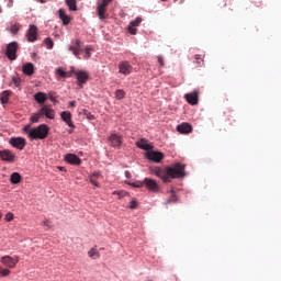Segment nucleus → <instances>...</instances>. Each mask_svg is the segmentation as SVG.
Returning <instances> with one entry per match:
<instances>
[{
    "instance_id": "obj_1",
    "label": "nucleus",
    "mask_w": 281,
    "mask_h": 281,
    "mask_svg": "<svg viewBox=\"0 0 281 281\" xmlns=\"http://www.w3.org/2000/svg\"><path fill=\"white\" fill-rule=\"evenodd\" d=\"M150 172L156 175L164 183H170L171 179H183L186 177V165L179 162L171 167H150Z\"/></svg>"
},
{
    "instance_id": "obj_2",
    "label": "nucleus",
    "mask_w": 281,
    "mask_h": 281,
    "mask_svg": "<svg viewBox=\"0 0 281 281\" xmlns=\"http://www.w3.org/2000/svg\"><path fill=\"white\" fill-rule=\"evenodd\" d=\"M24 133H27L30 139H47L49 135V126L41 124L37 127L30 128V125L24 126Z\"/></svg>"
},
{
    "instance_id": "obj_3",
    "label": "nucleus",
    "mask_w": 281,
    "mask_h": 281,
    "mask_svg": "<svg viewBox=\"0 0 281 281\" xmlns=\"http://www.w3.org/2000/svg\"><path fill=\"white\" fill-rule=\"evenodd\" d=\"M113 0H101L97 3V15L100 21H104L106 19V10H109V3H112Z\"/></svg>"
},
{
    "instance_id": "obj_4",
    "label": "nucleus",
    "mask_w": 281,
    "mask_h": 281,
    "mask_svg": "<svg viewBox=\"0 0 281 281\" xmlns=\"http://www.w3.org/2000/svg\"><path fill=\"white\" fill-rule=\"evenodd\" d=\"M68 49L76 56V58L80 59V52H82V42L80 40H72L70 45H68Z\"/></svg>"
},
{
    "instance_id": "obj_5",
    "label": "nucleus",
    "mask_w": 281,
    "mask_h": 281,
    "mask_svg": "<svg viewBox=\"0 0 281 281\" xmlns=\"http://www.w3.org/2000/svg\"><path fill=\"white\" fill-rule=\"evenodd\" d=\"M0 262L4 265V267H8V269H14V267L19 265V256H3L1 257Z\"/></svg>"
},
{
    "instance_id": "obj_6",
    "label": "nucleus",
    "mask_w": 281,
    "mask_h": 281,
    "mask_svg": "<svg viewBox=\"0 0 281 281\" xmlns=\"http://www.w3.org/2000/svg\"><path fill=\"white\" fill-rule=\"evenodd\" d=\"M19 50V43L11 42L7 46L5 55L9 60H16V52Z\"/></svg>"
},
{
    "instance_id": "obj_7",
    "label": "nucleus",
    "mask_w": 281,
    "mask_h": 281,
    "mask_svg": "<svg viewBox=\"0 0 281 281\" xmlns=\"http://www.w3.org/2000/svg\"><path fill=\"white\" fill-rule=\"evenodd\" d=\"M40 112L42 113V117H47V120H54V117H56V111L47 104H44L40 109Z\"/></svg>"
},
{
    "instance_id": "obj_8",
    "label": "nucleus",
    "mask_w": 281,
    "mask_h": 281,
    "mask_svg": "<svg viewBox=\"0 0 281 281\" xmlns=\"http://www.w3.org/2000/svg\"><path fill=\"white\" fill-rule=\"evenodd\" d=\"M26 38L29 43H34L38 38V27L34 24H31L27 33H26Z\"/></svg>"
},
{
    "instance_id": "obj_9",
    "label": "nucleus",
    "mask_w": 281,
    "mask_h": 281,
    "mask_svg": "<svg viewBox=\"0 0 281 281\" xmlns=\"http://www.w3.org/2000/svg\"><path fill=\"white\" fill-rule=\"evenodd\" d=\"M11 146H13V148H16L18 150H23V148H25L26 146V140L23 137H12L10 138Z\"/></svg>"
},
{
    "instance_id": "obj_10",
    "label": "nucleus",
    "mask_w": 281,
    "mask_h": 281,
    "mask_svg": "<svg viewBox=\"0 0 281 281\" xmlns=\"http://www.w3.org/2000/svg\"><path fill=\"white\" fill-rule=\"evenodd\" d=\"M146 157L149 161H154L155 164H159L164 159V153L150 150V151L146 153Z\"/></svg>"
},
{
    "instance_id": "obj_11",
    "label": "nucleus",
    "mask_w": 281,
    "mask_h": 281,
    "mask_svg": "<svg viewBox=\"0 0 281 281\" xmlns=\"http://www.w3.org/2000/svg\"><path fill=\"white\" fill-rule=\"evenodd\" d=\"M144 183H145V188H147L149 192L157 193L160 190L159 183H157V181H155L151 178H145Z\"/></svg>"
},
{
    "instance_id": "obj_12",
    "label": "nucleus",
    "mask_w": 281,
    "mask_h": 281,
    "mask_svg": "<svg viewBox=\"0 0 281 281\" xmlns=\"http://www.w3.org/2000/svg\"><path fill=\"white\" fill-rule=\"evenodd\" d=\"M71 74L76 75L77 80L79 82V87H82V85H85V82L89 80V72L85 70H80V71L71 70Z\"/></svg>"
},
{
    "instance_id": "obj_13",
    "label": "nucleus",
    "mask_w": 281,
    "mask_h": 281,
    "mask_svg": "<svg viewBox=\"0 0 281 281\" xmlns=\"http://www.w3.org/2000/svg\"><path fill=\"white\" fill-rule=\"evenodd\" d=\"M133 71V66L128 61H121L119 64V74H123V76H130Z\"/></svg>"
},
{
    "instance_id": "obj_14",
    "label": "nucleus",
    "mask_w": 281,
    "mask_h": 281,
    "mask_svg": "<svg viewBox=\"0 0 281 281\" xmlns=\"http://www.w3.org/2000/svg\"><path fill=\"white\" fill-rule=\"evenodd\" d=\"M0 158L2 161H8L9 164H14L16 156L10 149H4L0 151Z\"/></svg>"
},
{
    "instance_id": "obj_15",
    "label": "nucleus",
    "mask_w": 281,
    "mask_h": 281,
    "mask_svg": "<svg viewBox=\"0 0 281 281\" xmlns=\"http://www.w3.org/2000/svg\"><path fill=\"white\" fill-rule=\"evenodd\" d=\"M60 119L65 124H67V126H69V128H76V125H74V121L71 120V112L63 111L60 113Z\"/></svg>"
},
{
    "instance_id": "obj_16",
    "label": "nucleus",
    "mask_w": 281,
    "mask_h": 281,
    "mask_svg": "<svg viewBox=\"0 0 281 281\" xmlns=\"http://www.w3.org/2000/svg\"><path fill=\"white\" fill-rule=\"evenodd\" d=\"M187 102L191 104L192 106H195V104H199V91H193L190 93H187L184 95Z\"/></svg>"
},
{
    "instance_id": "obj_17",
    "label": "nucleus",
    "mask_w": 281,
    "mask_h": 281,
    "mask_svg": "<svg viewBox=\"0 0 281 281\" xmlns=\"http://www.w3.org/2000/svg\"><path fill=\"white\" fill-rule=\"evenodd\" d=\"M139 25H142V18H136L134 21H132L127 26L130 34L135 36V34H137V27H139Z\"/></svg>"
},
{
    "instance_id": "obj_18",
    "label": "nucleus",
    "mask_w": 281,
    "mask_h": 281,
    "mask_svg": "<svg viewBox=\"0 0 281 281\" xmlns=\"http://www.w3.org/2000/svg\"><path fill=\"white\" fill-rule=\"evenodd\" d=\"M109 144L113 148H120V146H122V136L117 134H111L109 137Z\"/></svg>"
},
{
    "instance_id": "obj_19",
    "label": "nucleus",
    "mask_w": 281,
    "mask_h": 281,
    "mask_svg": "<svg viewBox=\"0 0 281 281\" xmlns=\"http://www.w3.org/2000/svg\"><path fill=\"white\" fill-rule=\"evenodd\" d=\"M67 164H71L72 166H80L81 160L76 154H67L65 157Z\"/></svg>"
},
{
    "instance_id": "obj_20",
    "label": "nucleus",
    "mask_w": 281,
    "mask_h": 281,
    "mask_svg": "<svg viewBox=\"0 0 281 281\" xmlns=\"http://www.w3.org/2000/svg\"><path fill=\"white\" fill-rule=\"evenodd\" d=\"M177 131L183 135H188V133H192V125L189 123H182L177 126Z\"/></svg>"
},
{
    "instance_id": "obj_21",
    "label": "nucleus",
    "mask_w": 281,
    "mask_h": 281,
    "mask_svg": "<svg viewBox=\"0 0 281 281\" xmlns=\"http://www.w3.org/2000/svg\"><path fill=\"white\" fill-rule=\"evenodd\" d=\"M58 15L60 21H63V25H69L71 23V18L65 13V9H59Z\"/></svg>"
},
{
    "instance_id": "obj_22",
    "label": "nucleus",
    "mask_w": 281,
    "mask_h": 281,
    "mask_svg": "<svg viewBox=\"0 0 281 281\" xmlns=\"http://www.w3.org/2000/svg\"><path fill=\"white\" fill-rule=\"evenodd\" d=\"M22 71L25 76H34V64L27 63L22 67Z\"/></svg>"
},
{
    "instance_id": "obj_23",
    "label": "nucleus",
    "mask_w": 281,
    "mask_h": 281,
    "mask_svg": "<svg viewBox=\"0 0 281 281\" xmlns=\"http://www.w3.org/2000/svg\"><path fill=\"white\" fill-rule=\"evenodd\" d=\"M136 146L140 148L142 150H153V145L148 144L146 138H142L136 143Z\"/></svg>"
},
{
    "instance_id": "obj_24",
    "label": "nucleus",
    "mask_w": 281,
    "mask_h": 281,
    "mask_svg": "<svg viewBox=\"0 0 281 281\" xmlns=\"http://www.w3.org/2000/svg\"><path fill=\"white\" fill-rule=\"evenodd\" d=\"M34 100L37 104H45V102H47V95L45 92H37L34 94Z\"/></svg>"
},
{
    "instance_id": "obj_25",
    "label": "nucleus",
    "mask_w": 281,
    "mask_h": 281,
    "mask_svg": "<svg viewBox=\"0 0 281 281\" xmlns=\"http://www.w3.org/2000/svg\"><path fill=\"white\" fill-rule=\"evenodd\" d=\"M10 95H12V91L4 90V91L1 92V94H0V102H1L2 104H8L9 100H10Z\"/></svg>"
},
{
    "instance_id": "obj_26",
    "label": "nucleus",
    "mask_w": 281,
    "mask_h": 281,
    "mask_svg": "<svg viewBox=\"0 0 281 281\" xmlns=\"http://www.w3.org/2000/svg\"><path fill=\"white\" fill-rule=\"evenodd\" d=\"M21 173L19 172H13L11 176H10V182L13 184V186H16L19 183H21Z\"/></svg>"
},
{
    "instance_id": "obj_27",
    "label": "nucleus",
    "mask_w": 281,
    "mask_h": 281,
    "mask_svg": "<svg viewBox=\"0 0 281 281\" xmlns=\"http://www.w3.org/2000/svg\"><path fill=\"white\" fill-rule=\"evenodd\" d=\"M41 117H43V114L41 113V110H38L37 113H33L30 117V122H32V124H36L38 122H41Z\"/></svg>"
},
{
    "instance_id": "obj_28",
    "label": "nucleus",
    "mask_w": 281,
    "mask_h": 281,
    "mask_svg": "<svg viewBox=\"0 0 281 281\" xmlns=\"http://www.w3.org/2000/svg\"><path fill=\"white\" fill-rule=\"evenodd\" d=\"M56 74H57V76H60V78H71V74H74V72H71V71L67 72V71L63 70V68H57Z\"/></svg>"
},
{
    "instance_id": "obj_29",
    "label": "nucleus",
    "mask_w": 281,
    "mask_h": 281,
    "mask_svg": "<svg viewBox=\"0 0 281 281\" xmlns=\"http://www.w3.org/2000/svg\"><path fill=\"white\" fill-rule=\"evenodd\" d=\"M65 3L71 12H76V10H78V5H76V0H65Z\"/></svg>"
},
{
    "instance_id": "obj_30",
    "label": "nucleus",
    "mask_w": 281,
    "mask_h": 281,
    "mask_svg": "<svg viewBox=\"0 0 281 281\" xmlns=\"http://www.w3.org/2000/svg\"><path fill=\"white\" fill-rule=\"evenodd\" d=\"M8 30L11 32V34H19V30H21V24L19 23H11Z\"/></svg>"
},
{
    "instance_id": "obj_31",
    "label": "nucleus",
    "mask_w": 281,
    "mask_h": 281,
    "mask_svg": "<svg viewBox=\"0 0 281 281\" xmlns=\"http://www.w3.org/2000/svg\"><path fill=\"white\" fill-rule=\"evenodd\" d=\"M114 95H115L116 100H124V98L126 97V92L122 89H117L114 92Z\"/></svg>"
},
{
    "instance_id": "obj_32",
    "label": "nucleus",
    "mask_w": 281,
    "mask_h": 281,
    "mask_svg": "<svg viewBox=\"0 0 281 281\" xmlns=\"http://www.w3.org/2000/svg\"><path fill=\"white\" fill-rule=\"evenodd\" d=\"M99 177L100 173H93L92 176H90V183H92V186H95V188H100V184L98 183Z\"/></svg>"
},
{
    "instance_id": "obj_33",
    "label": "nucleus",
    "mask_w": 281,
    "mask_h": 281,
    "mask_svg": "<svg viewBox=\"0 0 281 281\" xmlns=\"http://www.w3.org/2000/svg\"><path fill=\"white\" fill-rule=\"evenodd\" d=\"M88 256L89 258H93L95 260V258H100V252L95 248H91L88 251Z\"/></svg>"
},
{
    "instance_id": "obj_34",
    "label": "nucleus",
    "mask_w": 281,
    "mask_h": 281,
    "mask_svg": "<svg viewBox=\"0 0 281 281\" xmlns=\"http://www.w3.org/2000/svg\"><path fill=\"white\" fill-rule=\"evenodd\" d=\"M44 44L46 45L47 49H54V41L52 37H46L44 40Z\"/></svg>"
},
{
    "instance_id": "obj_35",
    "label": "nucleus",
    "mask_w": 281,
    "mask_h": 281,
    "mask_svg": "<svg viewBox=\"0 0 281 281\" xmlns=\"http://www.w3.org/2000/svg\"><path fill=\"white\" fill-rule=\"evenodd\" d=\"M12 82L15 87H21V77L19 76H13L12 77Z\"/></svg>"
},
{
    "instance_id": "obj_36",
    "label": "nucleus",
    "mask_w": 281,
    "mask_h": 281,
    "mask_svg": "<svg viewBox=\"0 0 281 281\" xmlns=\"http://www.w3.org/2000/svg\"><path fill=\"white\" fill-rule=\"evenodd\" d=\"M85 52H86L85 58L86 60H89V58H91V46H86Z\"/></svg>"
},
{
    "instance_id": "obj_37",
    "label": "nucleus",
    "mask_w": 281,
    "mask_h": 281,
    "mask_svg": "<svg viewBox=\"0 0 281 281\" xmlns=\"http://www.w3.org/2000/svg\"><path fill=\"white\" fill-rule=\"evenodd\" d=\"M0 276H2V278H7V276H10V270L9 269H3L0 266Z\"/></svg>"
},
{
    "instance_id": "obj_38",
    "label": "nucleus",
    "mask_w": 281,
    "mask_h": 281,
    "mask_svg": "<svg viewBox=\"0 0 281 281\" xmlns=\"http://www.w3.org/2000/svg\"><path fill=\"white\" fill-rule=\"evenodd\" d=\"M133 188H144L145 183L143 181H136L132 183Z\"/></svg>"
},
{
    "instance_id": "obj_39",
    "label": "nucleus",
    "mask_w": 281,
    "mask_h": 281,
    "mask_svg": "<svg viewBox=\"0 0 281 281\" xmlns=\"http://www.w3.org/2000/svg\"><path fill=\"white\" fill-rule=\"evenodd\" d=\"M195 63L201 66V63H203V55H195L194 56Z\"/></svg>"
},
{
    "instance_id": "obj_40",
    "label": "nucleus",
    "mask_w": 281,
    "mask_h": 281,
    "mask_svg": "<svg viewBox=\"0 0 281 281\" xmlns=\"http://www.w3.org/2000/svg\"><path fill=\"white\" fill-rule=\"evenodd\" d=\"M47 98L50 100V102H56V93L55 92H49Z\"/></svg>"
},
{
    "instance_id": "obj_41",
    "label": "nucleus",
    "mask_w": 281,
    "mask_h": 281,
    "mask_svg": "<svg viewBox=\"0 0 281 281\" xmlns=\"http://www.w3.org/2000/svg\"><path fill=\"white\" fill-rule=\"evenodd\" d=\"M5 221L10 223V221H14V214L13 213H7Z\"/></svg>"
},
{
    "instance_id": "obj_42",
    "label": "nucleus",
    "mask_w": 281,
    "mask_h": 281,
    "mask_svg": "<svg viewBox=\"0 0 281 281\" xmlns=\"http://www.w3.org/2000/svg\"><path fill=\"white\" fill-rule=\"evenodd\" d=\"M136 207H137V201L132 200V201L130 202V210H136Z\"/></svg>"
},
{
    "instance_id": "obj_43",
    "label": "nucleus",
    "mask_w": 281,
    "mask_h": 281,
    "mask_svg": "<svg viewBox=\"0 0 281 281\" xmlns=\"http://www.w3.org/2000/svg\"><path fill=\"white\" fill-rule=\"evenodd\" d=\"M175 202V201H177V194H175V190H171V198H170V200H169V202Z\"/></svg>"
},
{
    "instance_id": "obj_44",
    "label": "nucleus",
    "mask_w": 281,
    "mask_h": 281,
    "mask_svg": "<svg viewBox=\"0 0 281 281\" xmlns=\"http://www.w3.org/2000/svg\"><path fill=\"white\" fill-rule=\"evenodd\" d=\"M157 60H158L159 66H160V67H164V65H165V64H164V57H162V56H158V57H157Z\"/></svg>"
},
{
    "instance_id": "obj_45",
    "label": "nucleus",
    "mask_w": 281,
    "mask_h": 281,
    "mask_svg": "<svg viewBox=\"0 0 281 281\" xmlns=\"http://www.w3.org/2000/svg\"><path fill=\"white\" fill-rule=\"evenodd\" d=\"M43 225H44L45 227H50V225H49V220L45 218V220L43 221Z\"/></svg>"
},
{
    "instance_id": "obj_46",
    "label": "nucleus",
    "mask_w": 281,
    "mask_h": 281,
    "mask_svg": "<svg viewBox=\"0 0 281 281\" xmlns=\"http://www.w3.org/2000/svg\"><path fill=\"white\" fill-rule=\"evenodd\" d=\"M69 106H70L71 109L76 108V101H70V102H69Z\"/></svg>"
},
{
    "instance_id": "obj_47",
    "label": "nucleus",
    "mask_w": 281,
    "mask_h": 281,
    "mask_svg": "<svg viewBox=\"0 0 281 281\" xmlns=\"http://www.w3.org/2000/svg\"><path fill=\"white\" fill-rule=\"evenodd\" d=\"M125 177H126V179H131V177H132L131 171H125Z\"/></svg>"
},
{
    "instance_id": "obj_48",
    "label": "nucleus",
    "mask_w": 281,
    "mask_h": 281,
    "mask_svg": "<svg viewBox=\"0 0 281 281\" xmlns=\"http://www.w3.org/2000/svg\"><path fill=\"white\" fill-rule=\"evenodd\" d=\"M88 119H89V120H95V116H93V114H90V115L88 116Z\"/></svg>"
},
{
    "instance_id": "obj_49",
    "label": "nucleus",
    "mask_w": 281,
    "mask_h": 281,
    "mask_svg": "<svg viewBox=\"0 0 281 281\" xmlns=\"http://www.w3.org/2000/svg\"><path fill=\"white\" fill-rule=\"evenodd\" d=\"M35 1H38V3H46L47 0H35Z\"/></svg>"
},
{
    "instance_id": "obj_50",
    "label": "nucleus",
    "mask_w": 281,
    "mask_h": 281,
    "mask_svg": "<svg viewBox=\"0 0 281 281\" xmlns=\"http://www.w3.org/2000/svg\"><path fill=\"white\" fill-rule=\"evenodd\" d=\"M179 3H183V0H179Z\"/></svg>"
},
{
    "instance_id": "obj_51",
    "label": "nucleus",
    "mask_w": 281,
    "mask_h": 281,
    "mask_svg": "<svg viewBox=\"0 0 281 281\" xmlns=\"http://www.w3.org/2000/svg\"><path fill=\"white\" fill-rule=\"evenodd\" d=\"M1 12H3V10H1V7H0V14H1Z\"/></svg>"
},
{
    "instance_id": "obj_52",
    "label": "nucleus",
    "mask_w": 281,
    "mask_h": 281,
    "mask_svg": "<svg viewBox=\"0 0 281 281\" xmlns=\"http://www.w3.org/2000/svg\"><path fill=\"white\" fill-rule=\"evenodd\" d=\"M177 1H179V0H175V3H177Z\"/></svg>"
},
{
    "instance_id": "obj_53",
    "label": "nucleus",
    "mask_w": 281,
    "mask_h": 281,
    "mask_svg": "<svg viewBox=\"0 0 281 281\" xmlns=\"http://www.w3.org/2000/svg\"><path fill=\"white\" fill-rule=\"evenodd\" d=\"M59 169H61V170H63V167H60Z\"/></svg>"
},
{
    "instance_id": "obj_54",
    "label": "nucleus",
    "mask_w": 281,
    "mask_h": 281,
    "mask_svg": "<svg viewBox=\"0 0 281 281\" xmlns=\"http://www.w3.org/2000/svg\"><path fill=\"white\" fill-rule=\"evenodd\" d=\"M0 220H1V213H0Z\"/></svg>"
}]
</instances>
